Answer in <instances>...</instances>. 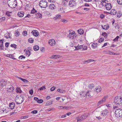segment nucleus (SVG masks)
<instances>
[{
  "instance_id": "f257e3e1",
  "label": "nucleus",
  "mask_w": 122,
  "mask_h": 122,
  "mask_svg": "<svg viewBox=\"0 0 122 122\" xmlns=\"http://www.w3.org/2000/svg\"><path fill=\"white\" fill-rule=\"evenodd\" d=\"M7 3L9 6L12 8H15L17 5V1L16 0H9Z\"/></svg>"
},
{
  "instance_id": "f03ea898",
  "label": "nucleus",
  "mask_w": 122,
  "mask_h": 122,
  "mask_svg": "<svg viewBox=\"0 0 122 122\" xmlns=\"http://www.w3.org/2000/svg\"><path fill=\"white\" fill-rule=\"evenodd\" d=\"M114 102L116 105H120L122 102V97L120 96L116 97L114 99Z\"/></svg>"
},
{
  "instance_id": "7ed1b4c3",
  "label": "nucleus",
  "mask_w": 122,
  "mask_h": 122,
  "mask_svg": "<svg viewBox=\"0 0 122 122\" xmlns=\"http://www.w3.org/2000/svg\"><path fill=\"white\" fill-rule=\"evenodd\" d=\"M115 114L116 117L117 118L122 116V110L118 108L116 109L115 111Z\"/></svg>"
},
{
  "instance_id": "20e7f679",
  "label": "nucleus",
  "mask_w": 122,
  "mask_h": 122,
  "mask_svg": "<svg viewBox=\"0 0 122 122\" xmlns=\"http://www.w3.org/2000/svg\"><path fill=\"white\" fill-rule=\"evenodd\" d=\"M39 5L41 7L43 8H45L47 6V2L43 0L40 1L39 3Z\"/></svg>"
},
{
  "instance_id": "39448f33",
  "label": "nucleus",
  "mask_w": 122,
  "mask_h": 122,
  "mask_svg": "<svg viewBox=\"0 0 122 122\" xmlns=\"http://www.w3.org/2000/svg\"><path fill=\"white\" fill-rule=\"evenodd\" d=\"M68 5L70 7H72L75 6L76 5L75 1L73 0H71L69 1Z\"/></svg>"
},
{
  "instance_id": "423d86ee",
  "label": "nucleus",
  "mask_w": 122,
  "mask_h": 122,
  "mask_svg": "<svg viewBox=\"0 0 122 122\" xmlns=\"http://www.w3.org/2000/svg\"><path fill=\"white\" fill-rule=\"evenodd\" d=\"M68 37H69L70 39H72L75 38L76 37V36H75L74 33L73 32L70 33L68 36Z\"/></svg>"
},
{
  "instance_id": "0eeeda50",
  "label": "nucleus",
  "mask_w": 122,
  "mask_h": 122,
  "mask_svg": "<svg viewBox=\"0 0 122 122\" xmlns=\"http://www.w3.org/2000/svg\"><path fill=\"white\" fill-rule=\"evenodd\" d=\"M18 97H19V96H18ZM17 97L18 98V97L17 96ZM18 100H19L20 101H21V102H17V104H20L21 103H22L23 101H24V99L23 98V97H22V96H20L19 97H18Z\"/></svg>"
},
{
  "instance_id": "6e6552de",
  "label": "nucleus",
  "mask_w": 122,
  "mask_h": 122,
  "mask_svg": "<svg viewBox=\"0 0 122 122\" xmlns=\"http://www.w3.org/2000/svg\"><path fill=\"white\" fill-rule=\"evenodd\" d=\"M31 33L33 34V35L36 37L37 36L39 35V32L37 30H33L32 31Z\"/></svg>"
},
{
  "instance_id": "1a4fd4ad",
  "label": "nucleus",
  "mask_w": 122,
  "mask_h": 122,
  "mask_svg": "<svg viewBox=\"0 0 122 122\" xmlns=\"http://www.w3.org/2000/svg\"><path fill=\"white\" fill-rule=\"evenodd\" d=\"M105 7L107 10H110L112 8L111 5L110 3H107Z\"/></svg>"
},
{
  "instance_id": "9d476101",
  "label": "nucleus",
  "mask_w": 122,
  "mask_h": 122,
  "mask_svg": "<svg viewBox=\"0 0 122 122\" xmlns=\"http://www.w3.org/2000/svg\"><path fill=\"white\" fill-rule=\"evenodd\" d=\"M102 89L101 87L97 86L96 87L95 89L94 90L95 92H97V93H99L101 91Z\"/></svg>"
},
{
  "instance_id": "9b49d317",
  "label": "nucleus",
  "mask_w": 122,
  "mask_h": 122,
  "mask_svg": "<svg viewBox=\"0 0 122 122\" xmlns=\"http://www.w3.org/2000/svg\"><path fill=\"white\" fill-rule=\"evenodd\" d=\"M65 9L63 8L62 7H60L58 9V12L60 13H64L65 12Z\"/></svg>"
},
{
  "instance_id": "f8f14e48",
  "label": "nucleus",
  "mask_w": 122,
  "mask_h": 122,
  "mask_svg": "<svg viewBox=\"0 0 122 122\" xmlns=\"http://www.w3.org/2000/svg\"><path fill=\"white\" fill-rule=\"evenodd\" d=\"M108 112V111L106 109L103 110L101 113V116H105L107 115V113Z\"/></svg>"
},
{
  "instance_id": "ddd939ff",
  "label": "nucleus",
  "mask_w": 122,
  "mask_h": 122,
  "mask_svg": "<svg viewBox=\"0 0 122 122\" xmlns=\"http://www.w3.org/2000/svg\"><path fill=\"white\" fill-rule=\"evenodd\" d=\"M49 44L51 46H53L55 44V41L53 39L50 40L49 41Z\"/></svg>"
},
{
  "instance_id": "4468645a",
  "label": "nucleus",
  "mask_w": 122,
  "mask_h": 122,
  "mask_svg": "<svg viewBox=\"0 0 122 122\" xmlns=\"http://www.w3.org/2000/svg\"><path fill=\"white\" fill-rule=\"evenodd\" d=\"M80 95H83V96L84 97H85V95L86 97H88L90 96H91V95L90 94V93L89 92H86V94H85V95H84L83 94V93H82V94H80Z\"/></svg>"
},
{
  "instance_id": "2eb2a0df",
  "label": "nucleus",
  "mask_w": 122,
  "mask_h": 122,
  "mask_svg": "<svg viewBox=\"0 0 122 122\" xmlns=\"http://www.w3.org/2000/svg\"><path fill=\"white\" fill-rule=\"evenodd\" d=\"M18 15L20 17H22L24 16V13L22 11L19 12L18 13Z\"/></svg>"
},
{
  "instance_id": "dca6fc26",
  "label": "nucleus",
  "mask_w": 122,
  "mask_h": 122,
  "mask_svg": "<svg viewBox=\"0 0 122 122\" xmlns=\"http://www.w3.org/2000/svg\"><path fill=\"white\" fill-rule=\"evenodd\" d=\"M84 116L83 115H82L80 117H79L77 120V122H81L84 119Z\"/></svg>"
},
{
  "instance_id": "f3484780",
  "label": "nucleus",
  "mask_w": 122,
  "mask_h": 122,
  "mask_svg": "<svg viewBox=\"0 0 122 122\" xmlns=\"http://www.w3.org/2000/svg\"><path fill=\"white\" fill-rule=\"evenodd\" d=\"M109 13L112 15H115L116 13V11L115 10L112 9L111 10Z\"/></svg>"
},
{
  "instance_id": "a211bd4d",
  "label": "nucleus",
  "mask_w": 122,
  "mask_h": 122,
  "mask_svg": "<svg viewBox=\"0 0 122 122\" xmlns=\"http://www.w3.org/2000/svg\"><path fill=\"white\" fill-rule=\"evenodd\" d=\"M15 103L12 102L10 104V108L11 109H12L14 108L15 106Z\"/></svg>"
},
{
  "instance_id": "6ab92c4d",
  "label": "nucleus",
  "mask_w": 122,
  "mask_h": 122,
  "mask_svg": "<svg viewBox=\"0 0 122 122\" xmlns=\"http://www.w3.org/2000/svg\"><path fill=\"white\" fill-rule=\"evenodd\" d=\"M1 41L2 42L1 43H0V49L1 50H3L4 48V46L3 44V41H4V40L2 39L0 40V41Z\"/></svg>"
},
{
  "instance_id": "aec40b11",
  "label": "nucleus",
  "mask_w": 122,
  "mask_h": 122,
  "mask_svg": "<svg viewBox=\"0 0 122 122\" xmlns=\"http://www.w3.org/2000/svg\"><path fill=\"white\" fill-rule=\"evenodd\" d=\"M60 57L61 56L59 55H55L52 56V57H51V58L57 59V58H60Z\"/></svg>"
},
{
  "instance_id": "412c9836",
  "label": "nucleus",
  "mask_w": 122,
  "mask_h": 122,
  "mask_svg": "<svg viewBox=\"0 0 122 122\" xmlns=\"http://www.w3.org/2000/svg\"><path fill=\"white\" fill-rule=\"evenodd\" d=\"M49 7L50 9L53 10L55 8V6L53 4H51L49 5Z\"/></svg>"
},
{
  "instance_id": "4be33fe9",
  "label": "nucleus",
  "mask_w": 122,
  "mask_h": 122,
  "mask_svg": "<svg viewBox=\"0 0 122 122\" xmlns=\"http://www.w3.org/2000/svg\"><path fill=\"white\" fill-rule=\"evenodd\" d=\"M18 79H19L21 80L23 82H24L25 83H27L28 82H29L28 81L26 80L25 79L22 78H21L20 77H18Z\"/></svg>"
},
{
  "instance_id": "5701e85b",
  "label": "nucleus",
  "mask_w": 122,
  "mask_h": 122,
  "mask_svg": "<svg viewBox=\"0 0 122 122\" xmlns=\"http://www.w3.org/2000/svg\"><path fill=\"white\" fill-rule=\"evenodd\" d=\"M82 46L81 45H80V46H78L76 47L75 46V48L76 49H75V50H81V47Z\"/></svg>"
},
{
  "instance_id": "b1692460",
  "label": "nucleus",
  "mask_w": 122,
  "mask_h": 122,
  "mask_svg": "<svg viewBox=\"0 0 122 122\" xmlns=\"http://www.w3.org/2000/svg\"><path fill=\"white\" fill-rule=\"evenodd\" d=\"M42 15L41 14L38 13L36 14V17L38 18H41Z\"/></svg>"
},
{
  "instance_id": "393cba45",
  "label": "nucleus",
  "mask_w": 122,
  "mask_h": 122,
  "mask_svg": "<svg viewBox=\"0 0 122 122\" xmlns=\"http://www.w3.org/2000/svg\"><path fill=\"white\" fill-rule=\"evenodd\" d=\"M103 52L106 53L108 54H113L112 52L108 50H105L103 51Z\"/></svg>"
},
{
  "instance_id": "a878e982",
  "label": "nucleus",
  "mask_w": 122,
  "mask_h": 122,
  "mask_svg": "<svg viewBox=\"0 0 122 122\" xmlns=\"http://www.w3.org/2000/svg\"><path fill=\"white\" fill-rule=\"evenodd\" d=\"M39 49V46L37 45L33 47V49L35 51L38 50Z\"/></svg>"
},
{
  "instance_id": "bb28decb",
  "label": "nucleus",
  "mask_w": 122,
  "mask_h": 122,
  "mask_svg": "<svg viewBox=\"0 0 122 122\" xmlns=\"http://www.w3.org/2000/svg\"><path fill=\"white\" fill-rule=\"evenodd\" d=\"M82 47H81V50L82 51L86 50L87 49V47L86 46L84 45H81Z\"/></svg>"
},
{
  "instance_id": "cd10ccee",
  "label": "nucleus",
  "mask_w": 122,
  "mask_h": 122,
  "mask_svg": "<svg viewBox=\"0 0 122 122\" xmlns=\"http://www.w3.org/2000/svg\"><path fill=\"white\" fill-rule=\"evenodd\" d=\"M102 26L103 29L105 30L108 29L109 27V26L107 25H104L103 26L102 25Z\"/></svg>"
},
{
  "instance_id": "c85d7f7f",
  "label": "nucleus",
  "mask_w": 122,
  "mask_h": 122,
  "mask_svg": "<svg viewBox=\"0 0 122 122\" xmlns=\"http://www.w3.org/2000/svg\"><path fill=\"white\" fill-rule=\"evenodd\" d=\"M16 91L17 93H21L22 92L20 87H17L16 88Z\"/></svg>"
},
{
  "instance_id": "c756f323",
  "label": "nucleus",
  "mask_w": 122,
  "mask_h": 122,
  "mask_svg": "<svg viewBox=\"0 0 122 122\" xmlns=\"http://www.w3.org/2000/svg\"><path fill=\"white\" fill-rule=\"evenodd\" d=\"M78 32L80 34H82L83 33V31L82 29H79L78 30Z\"/></svg>"
},
{
  "instance_id": "7c9ffc66",
  "label": "nucleus",
  "mask_w": 122,
  "mask_h": 122,
  "mask_svg": "<svg viewBox=\"0 0 122 122\" xmlns=\"http://www.w3.org/2000/svg\"><path fill=\"white\" fill-rule=\"evenodd\" d=\"M107 96H104V97L102 99V100H101L104 103L106 101V100L107 99Z\"/></svg>"
},
{
  "instance_id": "2f4dec72",
  "label": "nucleus",
  "mask_w": 122,
  "mask_h": 122,
  "mask_svg": "<svg viewBox=\"0 0 122 122\" xmlns=\"http://www.w3.org/2000/svg\"><path fill=\"white\" fill-rule=\"evenodd\" d=\"M26 55L27 56H29L30 54V52L29 50L26 51Z\"/></svg>"
},
{
  "instance_id": "473e14b6",
  "label": "nucleus",
  "mask_w": 122,
  "mask_h": 122,
  "mask_svg": "<svg viewBox=\"0 0 122 122\" xmlns=\"http://www.w3.org/2000/svg\"><path fill=\"white\" fill-rule=\"evenodd\" d=\"M2 81L3 82L1 83V86H5L6 83V82L5 81L3 80Z\"/></svg>"
},
{
  "instance_id": "72a5a7b5",
  "label": "nucleus",
  "mask_w": 122,
  "mask_h": 122,
  "mask_svg": "<svg viewBox=\"0 0 122 122\" xmlns=\"http://www.w3.org/2000/svg\"><path fill=\"white\" fill-rule=\"evenodd\" d=\"M61 15H57L56 17L54 18V20L57 19H60L61 17Z\"/></svg>"
},
{
  "instance_id": "f704fd0d",
  "label": "nucleus",
  "mask_w": 122,
  "mask_h": 122,
  "mask_svg": "<svg viewBox=\"0 0 122 122\" xmlns=\"http://www.w3.org/2000/svg\"><path fill=\"white\" fill-rule=\"evenodd\" d=\"M35 12H36V10L33 8L32 10H31L30 13L31 14H33Z\"/></svg>"
},
{
  "instance_id": "c9c22d12",
  "label": "nucleus",
  "mask_w": 122,
  "mask_h": 122,
  "mask_svg": "<svg viewBox=\"0 0 122 122\" xmlns=\"http://www.w3.org/2000/svg\"><path fill=\"white\" fill-rule=\"evenodd\" d=\"M103 103H104L101 100L98 103L97 106H99L102 104H103Z\"/></svg>"
},
{
  "instance_id": "e433bc0d",
  "label": "nucleus",
  "mask_w": 122,
  "mask_h": 122,
  "mask_svg": "<svg viewBox=\"0 0 122 122\" xmlns=\"http://www.w3.org/2000/svg\"><path fill=\"white\" fill-rule=\"evenodd\" d=\"M117 14L118 15H117L119 17H121L122 15V12L121 11H119L118 12Z\"/></svg>"
},
{
  "instance_id": "4c0bfd02",
  "label": "nucleus",
  "mask_w": 122,
  "mask_h": 122,
  "mask_svg": "<svg viewBox=\"0 0 122 122\" xmlns=\"http://www.w3.org/2000/svg\"><path fill=\"white\" fill-rule=\"evenodd\" d=\"M101 4L102 6H105V7L107 5V3H106V2H101Z\"/></svg>"
},
{
  "instance_id": "58836bf2",
  "label": "nucleus",
  "mask_w": 122,
  "mask_h": 122,
  "mask_svg": "<svg viewBox=\"0 0 122 122\" xmlns=\"http://www.w3.org/2000/svg\"><path fill=\"white\" fill-rule=\"evenodd\" d=\"M5 37H6L7 38H10V33H8V35L6 36V35L5 34Z\"/></svg>"
},
{
  "instance_id": "ea45409f",
  "label": "nucleus",
  "mask_w": 122,
  "mask_h": 122,
  "mask_svg": "<svg viewBox=\"0 0 122 122\" xmlns=\"http://www.w3.org/2000/svg\"><path fill=\"white\" fill-rule=\"evenodd\" d=\"M103 36H104L105 38H107V34L106 32H104V33H103L102 35Z\"/></svg>"
},
{
  "instance_id": "a19ab883",
  "label": "nucleus",
  "mask_w": 122,
  "mask_h": 122,
  "mask_svg": "<svg viewBox=\"0 0 122 122\" xmlns=\"http://www.w3.org/2000/svg\"><path fill=\"white\" fill-rule=\"evenodd\" d=\"M57 91H58L60 93H63L65 91L64 90H61L60 89H58L57 90Z\"/></svg>"
},
{
  "instance_id": "79ce46f5",
  "label": "nucleus",
  "mask_w": 122,
  "mask_h": 122,
  "mask_svg": "<svg viewBox=\"0 0 122 122\" xmlns=\"http://www.w3.org/2000/svg\"><path fill=\"white\" fill-rule=\"evenodd\" d=\"M94 87V85L92 84H90L89 86V88L90 89H92Z\"/></svg>"
},
{
  "instance_id": "37998d69",
  "label": "nucleus",
  "mask_w": 122,
  "mask_h": 122,
  "mask_svg": "<svg viewBox=\"0 0 122 122\" xmlns=\"http://www.w3.org/2000/svg\"><path fill=\"white\" fill-rule=\"evenodd\" d=\"M10 46L15 48H16V45L15 44H11Z\"/></svg>"
},
{
  "instance_id": "c03bdc74",
  "label": "nucleus",
  "mask_w": 122,
  "mask_h": 122,
  "mask_svg": "<svg viewBox=\"0 0 122 122\" xmlns=\"http://www.w3.org/2000/svg\"><path fill=\"white\" fill-rule=\"evenodd\" d=\"M46 89L45 87L44 86H42L40 88L38 89V90H42L43 89Z\"/></svg>"
},
{
  "instance_id": "a18cd8bd",
  "label": "nucleus",
  "mask_w": 122,
  "mask_h": 122,
  "mask_svg": "<svg viewBox=\"0 0 122 122\" xmlns=\"http://www.w3.org/2000/svg\"><path fill=\"white\" fill-rule=\"evenodd\" d=\"M118 3L120 5H122V0H117Z\"/></svg>"
},
{
  "instance_id": "49530a36",
  "label": "nucleus",
  "mask_w": 122,
  "mask_h": 122,
  "mask_svg": "<svg viewBox=\"0 0 122 122\" xmlns=\"http://www.w3.org/2000/svg\"><path fill=\"white\" fill-rule=\"evenodd\" d=\"M104 40V38H100L98 41V42L99 43H101Z\"/></svg>"
},
{
  "instance_id": "de8ad7c7",
  "label": "nucleus",
  "mask_w": 122,
  "mask_h": 122,
  "mask_svg": "<svg viewBox=\"0 0 122 122\" xmlns=\"http://www.w3.org/2000/svg\"><path fill=\"white\" fill-rule=\"evenodd\" d=\"M28 41L29 42L32 43L33 42V40L32 39L30 38L28 39Z\"/></svg>"
},
{
  "instance_id": "09e8293b",
  "label": "nucleus",
  "mask_w": 122,
  "mask_h": 122,
  "mask_svg": "<svg viewBox=\"0 0 122 122\" xmlns=\"http://www.w3.org/2000/svg\"><path fill=\"white\" fill-rule=\"evenodd\" d=\"M6 56L7 57H9L10 58H11L13 57V56L11 54H7Z\"/></svg>"
},
{
  "instance_id": "8fccbe9b",
  "label": "nucleus",
  "mask_w": 122,
  "mask_h": 122,
  "mask_svg": "<svg viewBox=\"0 0 122 122\" xmlns=\"http://www.w3.org/2000/svg\"><path fill=\"white\" fill-rule=\"evenodd\" d=\"M43 102V100L41 99H38V100L37 102L39 103H41Z\"/></svg>"
},
{
  "instance_id": "3c124183",
  "label": "nucleus",
  "mask_w": 122,
  "mask_h": 122,
  "mask_svg": "<svg viewBox=\"0 0 122 122\" xmlns=\"http://www.w3.org/2000/svg\"><path fill=\"white\" fill-rule=\"evenodd\" d=\"M55 88H56L55 87L53 86L51 88L50 90L51 91H53L55 90Z\"/></svg>"
},
{
  "instance_id": "603ef678",
  "label": "nucleus",
  "mask_w": 122,
  "mask_h": 122,
  "mask_svg": "<svg viewBox=\"0 0 122 122\" xmlns=\"http://www.w3.org/2000/svg\"><path fill=\"white\" fill-rule=\"evenodd\" d=\"M9 89L10 90L9 91V92H10V91H12L13 90H14V87L12 86L10 88H9Z\"/></svg>"
},
{
  "instance_id": "864d4df0",
  "label": "nucleus",
  "mask_w": 122,
  "mask_h": 122,
  "mask_svg": "<svg viewBox=\"0 0 122 122\" xmlns=\"http://www.w3.org/2000/svg\"><path fill=\"white\" fill-rule=\"evenodd\" d=\"M20 34L19 32V31L16 32L15 33V36H19Z\"/></svg>"
},
{
  "instance_id": "5fc2aeb1",
  "label": "nucleus",
  "mask_w": 122,
  "mask_h": 122,
  "mask_svg": "<svg viewBox=\"0 0 122 122\" xmlns=\"http://www.w3.org/2000/svg\"><path fill=\"white\" fill-rule=\"evenodd\" d=\"M29 93L31 95L33 94V91L32 89H31L29 91Z\"/></svg>"
},
{
  "instance_id": "6e6d98bb",
  "label": "nucleus",
  "mask_w": 122,
  "mask_h": 122,
  "mask_svg": "<svg viewBox=\"0 0 122 122\" xmlns=\"http://www.w3.org/2000/svg\"><path fill=\"white\" fill-rule=\"evenodd\" d=\"M119 38V37L118 36H117L115 39L113 40V41H118V38Z\"/></svg>"
},
{
  "instance_id": "4d7b16f0",
  "label": "nucleus",
  "mask_w": 122,
  "mask_h": 122,
  "mask_svg": "<svg viewBox=\"0 0 122 122\" xmlns=\"http://www.w3.org/2000/svg\"><path fill=\"white\" fill-rule=\"evenodd\" d=\"M23 34L25 36H26L27 35V32L26 31H24L23 33Z\"/></svg>"
},
{
  "instance_id": "13d9d810",
  "label": "nucleus",
  "mask_w": 122,
  "mask_h": 122,
  "mask_svg": "<svg viewBox=\"0 0 122 122\" xmlns=\"http://www.w3.org/2000/svg\"><path fill=\"white\" fill-rule=\"evenodd\" d=\"M9 44V43L6 42L5 44V46L6 47H8Z\"/></svg>"
},
{
  "instance_id": "bf43d9fd",
  "label": "nucleus",
  "mask_w": 122,
  "mask_h": 122,
  "mask_svg": "<svg viewBox=\"0 0 122 122\" xmlns=\"http://www.w3.org/2000/svg\"><path fill=\"white\" fill-rule=\"evenodd\" d=\"M31 113L33 114H36L37 113V111L36 110H34L31 112Z\"/></svg>"
},
{
  "instance_id": "052dcab7",
  "label": "nucleus",
  "mask_w": 122,
  "mask_h": 122,
  "mask_svg": "<svg viewBox=\"0 0 122 122\" xmlns=\"http://www.w3.org/2000/svg\"><path fill=\"white\" fill-rule=\"evenodd\" d=\"M97 43H96L95 44L94 43L92 45V46L95 47H97Z\"/></svg>"
},
{
  "instance_id": "680f3d73",
  "label": "nucleus",
  "mask_w": 122,
  "mask_h": 122,
  "mask_svg": "<svg viewBox=\"0 0 122 122\" xmlns=\"http://www.w3.org/2000/svg\"><path fill=\"white\" fill-rule=\"evenodd\" d=\"M52 104V103L51 102H47L46 104V106H48V105H51V104Z\"/></svg>"
},
{
  "instance_id": "e2e57ef3",
  "label": "nucleus",
  "mask_w": 122,
  "mask_h": 122,
  "mask_svg": "<svg viewBox=\"0 0 122 122\" xmlns=\"http://www.w3.org/2000/svg\"><path fill=\"white\" fill-rule=\"evenodd\" d=\"M90 62L89 59H88L87 61H85L83 63L84 64H86V62H87V63H88L89 62Z\"/></svg>"
},
{
  "instance_id": "0e129e2a",
  "label": "nucleus",
  "mask_w": 122,
  "mask_h": 122,
  "mask_svg": "<svg viewBox=\"0 0 122 122\" xmlns=\"http://www.w3.org/2000/svg\"><path fill=\"white\" fill-rule=\"evenodd\" d=\"M34 99L37 102H38L39 99L38 98L35 97L34 98Z\"/></svg>"
},
{
  "instance_id": "69168bd1",
  "label": "nucleus",
  "mask_w": 122,
  "mask_h": 122,
  "mask_svg": "<svg viewBox=\"0 0 122 122\" xmlns=\"http://www.w3.org/2000/svg\"><path fill=\"white\" fill-rule=\"evenodd\" d=\"M58 108L59 109H62L64 108V107L61 106H60L58 107Z\"/></svg>"
},
{
  "instance_id": "338daca9",
  "label": "nucleus",
  "mask_w": 122,
  "mask_h": 122,
  "mask_svg": "<svg viewBox=\"0 0 122 122\" xmlns=\"http://www.w3.org/2000/svg\"><path fill=\"white\" fill-rule=\"evenodd\" d=\"M62 21L64 23H66L67 21L66 20L64 19H62Z\"/></svg>"
},
{
  "instance_id": "774afa93",
  "label": "nucleus",
  "mask_w": 122,
  "mask_h": 122,
  "mask_svg": "<svg viewBox=\"0 0 122 122\" xmlns=\"http://www.w3.org/2000/svg\"><path fill=\"white\" fill-rule=\"evenodd\" d=\"M89 8H84L83 9L84 10H89Z\"/></svg>"
}]
</instances>
